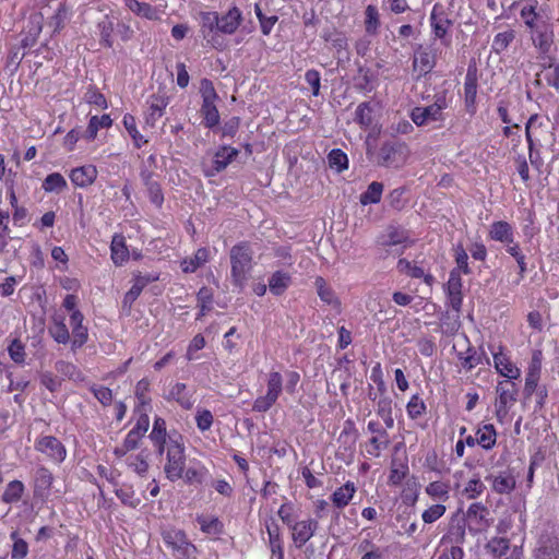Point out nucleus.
<instances>
[{
	"mask_svg": "<svg viewBox=\"0 0 559 559\" xmlns=\"http://www.w3.org/2000/svg\"><path fill=\"white\" fill-rule=\"evenodd\" d=\"M369 160L385 167L403 165L408 155L405 142H366Z\"/></svg>",
	"mask_w": 559,
	"mask_h": 559,
	"instance_id": "f257e3e1",
	"label": "nucleus"
},
{
	"mask_svg": "<svg viewBox=\"0 0 559 559\" xmlns=\"http://www.w3.org/2000/svg\"><path fill=\"white\" fill-rule=\"evenodd\" d=\"M200 94L202 97V105L200 108V116L202 123L210 130H215L219 124V114L216 106L218 95L214 84L209 79H202L200 82Z\"/></svg>",
	"mask_w": 559,
	"mask_h": 559,
	"instance_id": "f03ea898",
	"label": "nucleus"
},
{
	"mask_svg": "<svg viewBox=\"0 0 559 559\" xmlns=\"http://www.w3.org/2000/svg\"><path fill=\"white\" fill-rule=\"evenodd\" d=\"M233 283L242 287L252 267V250L247 242L234 246L229 252Z\"/></svg>",
	"mask_w": 559,
	"mask_h": 559,
	"instance_id": "7ed1b4c3",
	"label": "nucleus"
},
{
	"mask_svg": "<svg viewBox=\"0 0 559 559\" xmlns=\"http://www.w3.org/2000/svg\"><path fill=\"white\" fill-rule=\"evenodd\" d=\"M512 7L520 8V17L528 33L551 22L544 13L538 0H520L513 3Z\"/></svg>",
	"mask_w": 559,
	"mask_h": 559,
	"instance_id": "20e7f679",
	"label": "nucleus"
},
{
	"mask_svg": "<svg viewBox=\"0 0 559 559\" xmlns=\"http://www.w3.org/2000/svg\"><path fill=\"white\" fill-rule=\"evenodd\" d=\"M167 462L164 466L166 477L170 481L178 480L183 477L186 466L185 448L177 440L170 439L167 443Z\"/></svg>",
	"mask_w": 559,
	"mask_h": 559,
	"instance_id": "39448f33",
	"label": "nucleus"
},
{
	"mask_svg": "<svg viewBox=\"0 0 559 559\" xmlns=\"http://www.w3.org/2000/svg\"><path fill=\"white\" fill-rule=\"evenodd\" d=\"M238 155V150L223 145L215 153L203 159V171L206 177H213L224 170Z\"/></svg>",
	"mask_w": 559,
	"mask_h": 559,
	"instance_id": "423d86ee",
	"label": "nucleus"
},
{
	"mask_svg": "<svg viewBox=\"0 0 559 559\" xmlns=\"http://www.w3.org/2000/svg\"><path fill=\"white\" fill-rule=\"evenodd\" d=\"M530 38L538 53L539 60H546V57H549L556 51L552 22L539 27L538 29L530 32Z\"/></svg>",
	"mask_w": 559,
	"mask_h": 559,
	"instance_id": "0eeeda50",
	"label": "nucleus"
},
{
	"mask_svg": "<svg viewBox=\"0 0 559 559\" xmlns=\"http://www.w3.org/2000/svg\"><path fill=\"white\" fill-rule=\"evenodd\" d=\"M200 33L202 37L215 49H223L218 32V12L201 11L199 13Z\"/></svg>",
	"mask_w": 559,
	"mask_h": 559,
	"instance_id": "6e6552de",
	"label": "nucleus"
},
{
	"mask_svg": "<svg viewBox=\"0 0 559 559\" xmlns=\"http://www.w3.org/2000/svg\"><path fill=\"white\" fill-rule=\"evenodd\" d=\"M436 66V53L431 48L419 46L413 56V74L416 80L430 73Z\"/></svg>",
	"mask_w": 559,
	"mask_h": 559,
	"instance_id": "1a4fd4ad",
	"label": "nucleus"
},
{
	"mask_svg": "<svg viewBox=\"0 0 559 559\" xmlns=\"http://www.w3.org/2000/svg\"><path fill=\"white\" fill-rule=\"evenodd\" d=\"M478 90V70L475 63L468 64L464 80V103L467 112L476 111V98Z\"/></svg>",
	"mask_w": 559,
	"mask_h": 559,
	"instance_id": "9d476101",
	"label": "nucleus"
},
{
	"mask_svg": "<svg viewBox=\"0 0 559 559\" xmlns=\"http://www.w3.org/2000/svg\"><path fill=\"white\" fill-rule=\"evenodd\" d=\"M518 391L516 384L510 380H503L498 383L496 388L499 396L496 409L498 417H504L508 414L509 405L516 401Z\"/></svg>",
	"mask_w": 559,
	"mask_h": 559,
	"instance_id": "9b49d317",
	"label": "nucleus"
},
{
	"mask_svg": "<svg viewBox=\"0 0 559 559\" xmlns=\"http://www.w3.org/2000/svg\"><path fill=\"white\" fill-rule=\"evenodd\" d=\"M168 104L169 97L165 92H157L150 95L146 99V123L154 126V123L164 116Z\"/></svg>",
	"mask_w": 559,
	"mask_h": 559,
	"instance_id": "f8f14e48",
	"label": "nucleus"
},
{
	"mask_svg": "<svg viewBox=\"0 0 559 559\" xmlns=\"http://www.w3.org/2000/svg\"><path fill=\"white\" fill-rule=\"evenodd\" d=\"M242 22V11L236 4H233L223 14L218 13V32L224 35H234Z\"/></svg>",
	"mask_w": 559,
	"mask_h": 559,
	"instance_id": "ddd939ff",
	"label": "nucleus"
},
{
	"mask_svg": "<svg viewBox=\"0 0 559 559\" xmlns=\"http://www.w3.org/2000/svg\"><path fill=\"white\" fill-rule=\"evenodd\" d=\"M550 119L540 115H533L525 126L526 140H543L549 134Z\"/></svg>",
	"mask_w": 559,
	"mask_h": 559,
	"instance_id": "4468645a",
	"label": "nucleus"
},
{
	"mask_svg": "<svg viewBox=\"0 0 559 559\" xmlns=\"http://www.w3.org/2000/svg\"><path fill=\"white\" fill-rule=\"evenodd\" d=\"M36 449L47 454L56 462H62L67 453L64 445L52 436H45L40 438L36 444Z\"/></svg>",
	"mask_w": 559,
	"mask_h": 559,
	"instance_id": "2eb2a0df",
	"label": "nucleus"
},
{
	"mask_svg": "<svg viewBox=\"0 0 559 559\" xmlns=\"http://www.w3.org/2000/svg\"><path fill=\"white\" fill-rule=\"evenodd\" d=\"M430 25L433 35L440 39L444 38L452 25V21L448 17V14L440 4H435L431 10Z\"/></svg>",
	"mask_w": 559,
	"mask_h": 559,
	"instance_id": "dca6fc26",
	"label": "nucleus"
},
{
	"mask_svg": "<svg viewBox=\"0 0 559 559\" xmlns=\"http://www.w3.org/2000/svg\"><path fill=\"white\" fill-rule=\"evenodd\" d=\"M318 521L308 520L295 523L292 526L293 539L297 547H302L314 534L318 528Z\"/></svg>",
	"mask_w": 559,
	"mask_h": 559,
	"instance_id": "f3484780",
	"label": "nucleus"
},
{
	"mask_svg": "<svg viewBox=\"0 0 559 559\" xmlns=\"http://www.w3.org/2000/svg\"><path fill=\"white\" fill-rule=\"evenodd\" d=\"M97 177V169L93 165L78 167L71 170L70 179L76 187H88Z\"/></svg>",
	"mask_w": 559,
	"mask_h": 559,
	"instance_id": "a211bd4d",
	"label": "nucleus"
},
{
	"mask_svg": "<svg viewBox=\"0 0 559 559\" xmlns=\"http://www.w3.org/2000/svg\"><path fill=\"white\" fill-rule=\"evenodd\" d=\"M413 122L417 126H424L430 121L443 119V115L431 104L426 107H415L411 112Z\"/></svg>",
	"mask_w": 559,
	"mask_h": 559,
	"instance_id": "6ab92c4d",
	"label": "nucleus"
},
{
	"mask_svg": "<svg viewBox=\"0 0 559 559\" xmlns=\"http://www.w3.org/2000/svg\"><path fill=\"white\" fill-rule=\"evenodd\" d=\"M124 5L135 15L155 21L159 19V11L147 2H140L138 0H123Z\"/></svg>",
	"mask_w": 559,
	"mask_h": 559,
	"instance_id": "aec40b11",
	"label": "nucleus"
},
{
	"mask_svg": "<svg viewBox=\"0 0 559 559\" xmlns=\"http://www.w3.org/2000/svg\"><path fill=\"white\" fill-rule=\"evenodd\" d=\"M540 67L545 71V80L547 84L559 90V62L554 55L540 60Z\"/></svg>",
	"mask_w": 559,
	"mask_h": 559,
	"instance_id": "412c9836",
	"label": "nucleus"
},
{
	"mask_svg": "<svg viewBox=\"0 0 559 559\" xmlns=\"http://www.w3.org/2000/svg\"><path fill=\"white\" fill-rule=\"evenodd\" d=\"M314 285H316L317 293H318V296L320 297V299L323 302L331 305L337 311H340L341 305H342L341 300L335 295L334 290L326 285L325 280L323 277L319 276L316 278Z\"/></svg>",
	"mask_w": 559,
	"mask_h": 559,
	"instance_id": "4be33fe9",
	"label": "nucleus"
},
{
	"mask_svg": "<svg viewBox=\"0 0 559 559\" xmlns=\"http://www.w3.org/2000/svg\"><path fill=\"white\" fill-rule=\"evenodd\" d=\"M493 361L497 371L506 378L509 379H518L521 374V371L518 367L512 365L509 358L502 353L493 354Z\"/></svg>",
	"mask_w": 559,
	"mask_h": 559,
	"instance_id": "5701e85b",
	"label": "nucleus"
},
{
	"mask_svg": "<svg viewBox=\"0 0 559 559\" xmlns=\"http://www.w3.org/2000/svg\"><path fill=\"white\" fill-rule=\"evenodd\" d=\"M514 39L515 31L508 26L504 31L495 35L491 43V51L496 55H501L509 48Z\"/></svg>",
	"mask_w": 559,
	"mask_h": 559,
	"instance_id": "b1692460",
	"label": "nucleus"
},
{
	"mask_svg": "<svg viewBox=\"0 0 559 559\" xmlns=\"http://www.w3.org/2000/svg\"><path fill=\"white\" fill-rule=\"evenodd\" d=\"M487 514L488 510L480 503H472L466 512L467 520L476 526L477 531L489 526Z\"/></svg>",
	"mask_w": 559,
	"mask_h": 559,
	"instance_id": "393cba45",
	"label": "nucleus"
},
{
	"mask_svg": "<svg viewBox=\"0 0 559 559\" xmlns=\"http://www.w3.org/2000/svg\"><path fill=\"white\" fill-rule=\"evenodd\" d=\"M321 38L325 43H330L331 46L337 51L346 50L348 46V40L345 34L337 28H328L324 29L321 34Z\"/></svg>",
	"mask_w": 559,
	"mask_h": 559,
	"instance_id": "a878e982",
	"label": "nucleus"
},
{
	"mask_svg": "<svg viewBox=\"0 0 559 559\" xmlns=\"http://www.w3.org/2000/svg\"><path fill=\"white\" fill-rule=\"evenodd\" d=\"M537 557L538 559H559V539L551 536L542 538Z\"/></svg>",
	"mask_w": 559,
	"mask_h": 559,
	"instance_id": "bb28decb",
	"label": "nucleus"
},
{
	"mask_svg": "<svg viewBox=\"0 0 559 559\" xmlns=\"http://www.w3.org/2000/svg\"><path fill=\"white\" fill-rule=\"evenodd\" d=\"M490 237L493 240L501 241V242H513V234L511 225L508 222L499 221L495 222L489 231Z\"/></svg>",
	"mask_w": 559,
	"mask_h": 559,
	"instance_id": "cd10ccee",
	"label": "nucleus"
},
{
	"mask_svg": "<svg viewBox=\"0 0 559 559\" xmlns=\"http://www.w3.org/2000/svg\"><path fill=\"white\" fill-rule=\"evenodd\" d=\"M141 177L144 185L146 186L151 201L155 205L160 206L163 204L164 197L159 183L153 180L151 173L143 171Z\"/></svg>",
	"mask_w": 559,
	"mask_h": 559,
	"instance_id": "c85d7f7f",
	"label": "nucleus"
},
{
	"mask_svg": "<svg viewBox=\"0 0 559 559\" xmlns=\"http://www.w3.org/2000/svg\"><path fill=\"white\" fill-rule=\"evenodd\" d=\"M356 489L353 483L347 481L344 486L337 488L332 495L334 506L342 509L352 500Z\"/></svg>",
	"mask_w": 559,
	"mask_h": 559,
	"instance_id": "c756f323",
	"label": "nucleus"
},
{
	"mask_svg": "<svg viewBox=\"0 0 559 559\" xmlns=\"http://www.w3.org/2000/svg\"><path fill=\"white\" fill-rule=\"evenodd\" d=\"M290 284V276L288 273L276 271L269 280V288L275 296L282 295Z\"/></svg>",
	"mask_w": 559,
	"mask_h": 559,
	"instance_id": "7c9ffc66",
	"label": "nucleus"
},
{
	"mask_svg": "<svg viewBox=\"0 0 559 559\" xmlns=\"http://www.w3.org/2000/svg\"><path fill=\"white\" fill-rule=\"evenodd\" d=\"M380 15L378 8L368 4L365 9V29L369 35H377L380 28Z\"/></svg>",
	"mask_w": 559,
	"mask_h": 559,
	"instance_id": "2f4dec72",
	"label": "nucleus"
},
{
	"mask_svg": "<svg viewBox=\"0 0 559 559\" xmlns=\"http://www.w3.org/2000/svg\"><path fill=\"white\" fill-rule=\"evenodd\" d=\"M111 124L112 119L107 114L102 116H92L86 128V134L88 138L94 139L100 129H108Z\"/></svg>",
	"mask_w": 559,
	"mask_h": 559,
	"instance_id": "473e14b6",
	"label": "nucleus"
},
{
	"mask_svg": "<svg viewBox=\"0 0 559 559\" xmlns=\"http://www.w3.org/2000/svg\"><path fill=\"white\" fill-rule=\"evenodd\" d=\"M150 438L158 447V453L162 454L166 444V423L163 418L155 419Z\"/></svg>",
	"mask_w": 559,
	"mask_h": 559,
	"instance_id": "72a5a7b5",
	"label": "nucleus"
},
{
	"mask_svg": "<svg viewBox=\"0 0 559 559\" xmlns=\"http://www.w3.org/2000/svg\"><path fill=\"white\" fill-rule=\"evenodd\" d=\"M440 328L444 335H454L461 328L460 314L447 311L440 318Z\"/></svg>",
	"mask_w": 559,
	"mask_h": 559,
	"instance_id": "f704fd0d",
	"label": "nucleus"
},
{
	"mask_svg": "<svg viewBox=\"0 0 559 559\" xmlns=\"http://www.w3.org/2000/svg\"><path fill=\"white\" fill-rule=\"evenodd\" d=\"M476 441L485 450L491 449L496 443V430L493 425L487 424L476 432Z\"/></svg>",
	"mask_w": 559,
	"mask_h": 559,
	"instance_id": "c9c22d12",
	"label": "nucleus"
},
{
	"mask_svg": "<svg viewBox=\"0 0 559 559\" xmlns=\"http://www.w3.org/2000/svg\"><path fill=\"white\" fill-rule=\"evenodd\" d=\"M129 251L124 245V238L116 235L111 241V259L115 264H121L127 260Z\"/></svg>",
	"mask_w": 559,
	"mask_h": 559,
	"instance_id": "e433bc0d",
	"label": "nucleus"
},
{
	"mask_svg": "<svg viewBox=\"0 0 559 559\" xmlns=\"http://www.w3.org/2000/svg\"><path fill=\"white\" fill-rule=\"evenodd\" d=\"M383 192V185L378 181H372L367 190L360 194V203L362 205L378 203L381 200V195Z\"/></svg>",
	"mask_w": 559,
	"mask_h": 559,
	"instance_id": "4c0bfd02",
	"label": "nucleus"
},
{
	"mask_svg": "<svg viewBox=\"0 0 559 559\" xmlns=\"http://www.w3.org/2000/svg\"><path fill=\"white\" fill-rule=\"evenodd\" d=\"M487 479H492V488L498 493H509L515 488V479L512 475L500 474Z\"/></svg>",
	"mask_w": 559,
	"mask_h": 559,
	"instance_id": "58836bf2",
	"label": "nucleus"
},
{
	"mask_svg": "<svg viewBox=\"0 0 559 559\" xmlns=\"http://www.w3.org/2000/svg\"><path fill=\"white\" fill-rule=\"evenodd\" d=\"M162 536L164 542L174 549L183 545L188 539L186 533L182 530L178 528H167L162 532Z\"/></svg>",
	"mask_w": 559,
	"mask_h": 559,
	"instance_id": "ea45409f",
	"label": "nucleus"
},
{
	"mask_svg": "<svg viewBox=\"0 0 559 559\" xmlns=\"http://www.w3.org/2000/svg\"><path fill=\"white\" fill-rule=\"evenodd\" d=\"M254 13L260 23L261 33L264 36H269L271 34L274 25L277 23L278 16L277 15L266 16L262 12V9L259 3L254 4Z\"/></svg>",
	"mask_w": 559,
	"mask_h": 559,
	"instance_id": "a19ab883",
	"label": "nucleus"
},
{
	"mask_svg": "<svg viewBox=\"0 0 559 559\" xmlns=\"http://www.w3.org/2000/svg\"><path fill=\"white\" fill-rule=\"evenodd\" d=\"M69 19V9L64 3H61L56 10L55 14L49 19V26L52 27L53 33H60Z\"/></svg>",
	"mask_w": 559,
	"mask_h": 559,
	"instance_id": "79ce46f5",
	"label": "nucleus"
},
{
	"mask_svg": "<svg viewBox=\"0 0 559 559\" xmlns=\"http://www.w3.org/2000/svg\"><path fill=\"white\" fill-rule=\"evenodd\" d=\"M84 99L87 104L96 106L100 109H106L108 107L107 99L105 95L99 91L96 85H90L84 95Z\"/></svg>",
	"mask_w": 559,
	"mask_h": 559,
	"instance_id": "37998d69",
	"label": "nucleus"
},
{
	"mask_svg": "<svg viewBox=\"0 0 559 559\" xmlns=\"http://www.w3.org/2000/svg\"><path fill=\"white\" fill-rule=\"evenodd\" d=\"M448 538L451 543L463 544L465 540V521L463 519H452Z\"/></svg>",
	"mask_w": 559,
	"mask_h": 559,
	"instance_id": "c03bdc74",
	"label": "nucleus"
},
{
	"mask_svg": "<svg viewBox=\"0 0 559 559\" xmlns=\"http://www.w3.org/2000/svg\"><path fill=\"white\" fill-rule=\"evenodd\" d=\"M329 166L336 170L337 173H342L348 167V158L347 155L340 148L332 150L328 155Z\"/></svg>",
	"mask_w": 559,
	"mask_h": 559,
	"instance_id": "a18cd8bd",
	"label": "nucleus"
},
{
	"mask_svg": "<svg viewBox=\"0 0 559 559\" xmlns=\"http://www.w3.org/2000/svg\"><path fill=\"white\" fill-rule=\"evenodd\" d=\"M355 121L367 129L372 124V108L369 103L359 104L355 110Z\"/></svg>",
	"mask_w": 559,
	"mask_h": 559,
	"instance_id": "49530a36",
	"label": "nucleus"
},
{
	"mask_svg": "<svg viewBox=\"0 0 559 559\" xmlns=\"http://www.w3.org/2000/svg\"><path fill=\"white\" fill-rule=\"evenodd\" d=\"M56 370L74 381H83V373L76 368L75 365L64 360H58L55 365Z\"/></svg>",
	"mask_w": 559,
	"mask_h": 559,
	"instance_id": "de8ad7c7",
	"label": "nucleus"
},
{
	"mask_svg": "<svg viewBox=\"0 0 559 559\" xmlns=\"http://www.w3.org/2000/svg\"><path fill=\"white\" fill-rule=\"evenodd\" d=\"M209 259V251L205 248H200L195 254L194 258L187 261L183 260L181 262L182 271L188 272H194L198 267H200L202 264H204Z\"/></svg>",
	"mask_w": 559,
	"mask_h": 559,
	"instance_id": "09e8293b",
	"label": "nucleus"
},
{
	"mask_svg": "<svg viewBox=\"0 0 559 559\" xmlns=\"http://www.w3.org/2000/svg\"><path fill=\"white\" fill-rule=\"evenodd\" d=\"M397 269L401 273H405L414 278L425 277V281L429 283L432 281L431 275H425L424 270L419 266L412 265V263L405 259H400L397 262Z\"/></svg>",
	"mask_w": 559,
	"mask_h": 559,
	"instance_id": "8fccbe9b",
	"label": "nucleus"
},
{
	"mask_svg": "<svg viewBox=\"0 0 559 559\" xmlns=\"http://www.w3.org/2000/svg\"><path fill=\"white\" fill-rule=\"evenodd\" d=\"M24 491V485L20 480H12L8 484L3 495L2 500L5 503L17 502Z\"/></svg>",
	"mask_w": 559,
	"mask_h": 559,
	"instance_id": "3c124183",
	"label": "nucleus"
},
{
	"mask_svg": "<svg viewBox=\"0 0 559 559\" xmlns=\"http://www.w3.org/2000/svg\"><path fill=\"white\" fill-rule=\"evenodd\" d=\"M66 187H67V181L62 177V175H60L59 173H52V174L48 175L43 182V189L46 192H52V191L60 192Z\"/></svg>",
	"mask_w": 559,
	"mask_h": 559,
	"instance_id": "603ef678",
	"label": "nucleus"
},
{
	"mask_svg": "<svg viewBox=\"0 0 559 559\" xmlns=\"http://www.w3.org/2000/svg\"><path fill=\"white\" fill-rule=\"evenodd\" d=\"M99 31V41L100 45L106 48H111L114 45L112 33H114V23L108 19L102 21L97 25Z\"/></svg>",
	"mask_w": 559,
	"mask_h": 559,
	"instance_id": "864d4df0",
	"label": "nucleus"
},
{
	"mask_svg": "<svg viewBox=\"0 0 559 559\" xmlns=\"http://www.w3.org/2000/svg\"><path fill=\"white\" fill-rule=\"evenodd\" d=\"M198 523L201 531L206 534H221L223 532V523L217 518L207 519L203 515L198 516Z\"/></svg>",
	"mask_w": 559,
	"mask_h": 559,
	"instance_id": "5fc2aeb1",
	"label": "nucleus"
},
{
	"mask_svg": "<svg viewBox=\"0 0 559 559\" xmlns=\"http://www.w3.org/2000/svg\"><path fill=\"white\" fill-rule=\"evenodd\" d=\"M459 358L462 361V366L465 369L471 370L472 368L483 364V359L485 358L487 362H489L488 358L485 356L484 353L478 354L474 348L468 347L467 349V356L463 357L462 354L459 355Z\"/></svg>",
	"mask_w": 559,
	"mask_h": 559,
	"instance_id": "6e6d98bb",
	"label": "nucleus"
},
{
	"mask_svg": "<svg viewBox=\"0 0 559 559\" xmlns=\"http://www.w3.org/2000/svg\"><path fill=\"white\" fill-rule=\"evenodd\" d=\"M497 112L501 121L506 124L503 128V133L506 136H511L521 131V128L518 124L510 126L511 120L509 119V112L506 105L502 103L499 104L497 108Z\"/></svg>",
	"mask_w": 559,
	"mask_h": 559,
	"instance_id": "4d7b16f0",
	"label": "nucleus"
},
{
	"mask_svg": "<svg viewBox=\"0 0 559 559\" xmlns=\"http://www.w3.org/2000/svg\"><path fill=\"white\" fill-rule=\"evenodd\" d=\"M486 548L495 556L502 557L508 552L510 542L504 537H495L488 542Z\"/></svg>",
	"mask_w": 559,
	"mask_h": 559,
	"instance_id": "13d9d810",
	"label": "nucleus"
},
{
	"mask_svg": "<svg viewBox=\"0 0 559 559\" xmlns=\"http://www.w3.org/2000/svg\"><path fill=\"white\" fill-rule=\"evenodd\" d=\"M185 383H176L170 390V396L175 399L183 408L189 409L192 407L193 403L191 402V399L185 394Z\"/></svg>",
	"mask_w": 559,
	"mask_h": 559,
	"instance_id": "bf43d9fd",
	"label": "nucleus"
},
{
	"mask_svg": "<svg viewBox=\"0 0 559 559\" xmlns=\"http://www.w3.org/2000/svg\"><path fill=\"white\" fill-rule=\"evenodd\" d=\"M32 25L29 26V31L28 33L22 38V46L24 48H31L33 47L37 39H38V36L41 32V23H40V19H38L35 23H31Z\"/></svg>",
	"mask_w": 559,
	"mask_h": 559,
	"instance_id": "052dcab7",
	"label": "nucleus"
},
{
	"mask_svg": "<svg viewBox=\"0 0 559 559\" xmlns=\"http://www.w3.org/2000/svg\"><path fill=\"white\" fill-rule=\"evenodd\" d=\"M283 389V379L280 372L273 371L269 374L267 379V394L278 399Z\"/></svg>",
	"mask_w": 559,
	"mask_h": 559,
	"instance_id": "680f3d73",
	"label": "nucleus"
},
{
	"mask_svg": "<svg viewBox=\"0 0 559 559\" xmlns=\"http://www.w3.org/2000/svg\"><path fill=\"white\" fill-rule=\"evenodd\" d=\"M197 297H198V302L200 306V314H199V318H200V317L205 316V313L211 310L213 295L209 288L202 287L199 290Z\"/></svg>",
	"mask_w": 559,
	"mask_h": 559,
	"instance_id": "e2e57ef3",
	"label": "nucleus"
},
{
	"mask_svg": "<svg viewBox=\"0 0 559 559\" xmlns=\"http://www.w3.org/2000/svg\"><path fill=\"white\" fill-rule=\"evenodd\" d=\"M11 538L14 540L13 547H12V558L13 559H22L24 558L28 552V545L27 543L17 537V533L13 532L11 533Z\"/></svg>",
	"mask_w": 559,
	"mask_h": 559,
	"instance_id": "0e129e2a",
	"label": "nucleus"
},
{
	"mask_svg": "<svg viewBox=\"0 0 559 559\" xmlns=\"http://www.w3.org/2000/svg\"><path fill=\"white\" fill-rule=\"evenodd\" d=\"M49 332L53 340L60 344H67L70 340L68 328L62 322L55 323V325L49 330Z\"/></svg>",
	"mask_w": 559,
	"mask_h": 559,
	"instance_id": "69168bd1",
	"label": "nucleus"
},
{
	"mask_svg": "<svg viewBox=\"0 0 559 559\" xmlns=\"http://www.w3.org/2000/svg\"><path fill=\"white\" fill-rule=\"evenodd\" d=\"M305 80L309 84L313 96H318L321 86V74L316 69H309L305 73Z\"/></svg>",
	"mask_w": 559,
	"mask_h": 559,
	"instance_id": "338daca9",
	"label": "nucleus"
},
{
	"mask_svg": "<svg viewBox=\"0 0 559 559\" xmlns=\"http://www.w3.org/2000/svg\"><path fill=\"white\" fill-rule=\"evenodd\" d=\"M277 401V399L271 394H265L264 396L258 397L252 406V409L258 413L267 412Z\"/></svg>",
	"mask_w": 559,
	"mask_h": 559,
	"instance_id": "774afa93",
	"label": "nucleus"
}]
</instances>
